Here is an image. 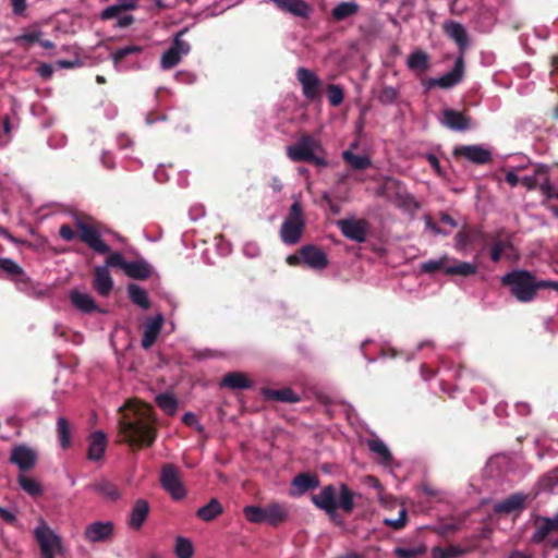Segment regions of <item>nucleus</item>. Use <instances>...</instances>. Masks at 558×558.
Returning a JSON list of instances; mask_svg holds the SVG:
<instances>
[{"label": "nucleus", "instance_id": "13", "mask_svg": "<svg viewBox=\"0 0 558 558\" xmlns=\"http://www.w3.org/2000/svg\"><path fill=\"white\" fill-rule=\"evenodd\" d=\"M10 460L16 464L22 472L33 469L36 464V452L24 445L15 446L12 449Z\"/></svg>", "mask_w": 558, "mask_h": 558}, {"label": "nucleus", "instance_id": "54", "mask_svg": "<svg viewBox=\"0 0 558 558\" xmlns=\"http://www.w3.org/2000/svg\"><path fill=\"white\" fill-rule=\"evenodd\" d=\"M456 248L459 251H464L468 245L471 243V234L468 231H460L456 235Z\"/></svg>", "mask_w": 558, "mask_h": 558}, {"label": "nucleus", "instance_id": "37", "mask_svg": "<svg viewBox=\"0 0 558 558\" xmlns=\"http://www.w3.org/2000/svg\"><path fill=\"white\" fill-rule=\"evenodd\" d=\"M243 512L251 523H267V507L247 506Z\"/></svg>", "mask_w": 558, "mask_h": 558}, {"label": "nucleus", "instance_id": "55", "mask_svg": "<svg viewBox=\"0 0 558 558\" xmlns=\"http://www.w3.org/2000/svg\"><path fill=\"white\" fill-rule=\"evenodd\" d=\"M456 555H457V551L454 548L435 547L432 550L433 558H454Z\"/></svg>", "mask_w": 558, "mask_h": 558}, {"label": "nucleus", "instance_id": "28", "mask_svg": "<svg viewBox=\"0 0 558 558\" xmlns=\"http://www.w3.org/2000/svg\"><path fill=\"white\" fill-rule=\"evenodd\" d=\"M148 504L147 501L140 499L134 504V507L130 514V525L133 529H140L145 522L148 514Z\"/></svg>", "mask_w": 558, "mask_h": 558}, {"label": "nucleus", "instance_id": "9", "mask_svg": "<svg viewBox=\"0 0 558 558\" xmlns=\"http://www.w3.org/2000/svg\"><path fill=\"white\" fill-rule=\"evenodd\" d=\"M162 487L174 498L181 499L185 495V490L181 483L179 471L172 464L166 465L160 476Z\"/></svg>", "mask_w": 558, "mask_h": 558}, {"label": "nucleus", "instance_id": "45", "mask_svg": "<svg viewBox=\"0 0 558 558\" xmlns=\"http://www.w3.org/2000/svg\"><path fill=\"white\" fill-rule=\"evenodd\" d=\"M426 553V546L423 544L413 547H397L395 554L398 558H416Z\"/></svg>", "mask_w": 558, "mask_h": 558}, {"label": "nucleus", "instance_id": "24", "mask_svg": "<svg viewBox=\"0 0 558 558\" xmlns=\"http://www.w3.org/2000/svg\"><path fill=\"white\" fill-rule=\"evenodd\" d=\"M441 123L454 131H464L469 128V120L461 112L446 109L442 113Z\"/></svg>", "mask_w": 558, "mask_h": 558}, {"label": "nucleus", "instance_id": "63", "mask_svg": "<svg viewBox=\"0 0 558 558\" xmlns=\"http://www.w3.org/2000/svg\"><path fill=\"white\" fill-rule=\"evenodd\" d=\"M520 183L531 190L536 186V178L526 175L521 178Z\"/></svg>", "mask_w": 558, "mask_h": 558}, {"label": "nucleus", "instance_id": "20", "mask_svg": "<svg viewBox=\"0 0 558 558\" xmlns=\"http://www.w3.org/2000/svg\"><path fill=\"white\" fill-rule=\"evenodd\" d=\"M94 288L101 296H108L113 288L112 277L107 266L95 268Z\"/></svg>", "mask_w": 558, "mask_h": 558}, {"label": "nucleus", "instance_id": "49", "mask_svg": "<svg viewBox=\"0 0 558 558\" xmlns=\"http://www.w3.org/2000/svg\"><path fill=\"white\" fill-rule=\"evenodd\" d=\"M328 100L331 106H339L343 101L342 88L338 85H330L328 87Z\"/></svg>", "mask_w": 558, "mask_h": 558}, {"label": "nucleus", "instance_id": "11", "mask_svg": "<svg viewBox=\"0 0 558 558\" xmlns=\"http://www.w3.org/2000/svg\"><path fill=\"white\" fill-rule=\"evenodd\" d=\"M113 534V523L110 521H96L86 525L84 538L89 543L107 542Z\"/></svg>", "mask_w": 558, "mask_h": 558}, {"label": "nucleus", "instance_id": "30", "mask_svg": "<svg viewBox=\"0 0 558 558\" xmlns=\"http://www.w3.org/2000/svg\"><path fill=\"white\" fill-rule=\"evenodd\" d=\"M221 384L231 389H244L252 385L250 379L243 373L239 372L227 374Z\"/></svg>", "mask_w": 558, "mask_h": 558}, {"label": "nucleus", "instance_id": "59", "mask_svg": "<svg viewBox=\"0 0 558 558\" xmlns=\"http://www.w3.org/2000/svg\"><path fill=\"white\" fill-rule=\"evenodd\" d=\"M13 12L17 15L22 14L26 9V0H11Z\"/></svg>", "mask_w": 558, "mask_h": 558}, {"label": "nucleus", "instance_id": "38", "mask_svg": "<svg viewBox=\"0 0 558 558\" xmlns=\"http://www.w3.org/2000/svg\"><path fill=\"white\" fill-rule=\"evenodd\" d=\"M128 292L133 303L144 310L149 307V300L144 289L140 288L137 284L132 283L128 287Z\"/></svg>", "mask_w": 558, "mask_h": 558}, {"label": "nucleus", "instance_id": "34", "mask_svg": "<svg viewBox=\"0 0 558 558\" xmlns=\"http://www.w3.org/2000/svg\"><path fill=\"white\" fill-rule=\"evenodd\" d=\"M143 47L138 45H129L112 52L111 58L117 69H121L122 62L125 58L133 54H140Z\"/></svg>", "mask_w": 558, "mask_h": 558}, {"label": "nucleus", "instance_id": "42", "mask_svg": "<svg viewBox=\"0 0 558 558\" xmlns=\"http://www.w3.org/2000/svg\"><path fill=\"white\" fill-rule=\"evenodd\" d=\"M342 156L343 159L354 169L362 170L371 166L369 158L364 155H354L353 153L345 150Z\"/></svg>", "mask_w": 558, "mask_h": 558}, {"label": "nucleus", "instance_id": "39", "mask_svg": "<svg viewBox=\"0 0 558 558\" xmlns=\"http://www.w3.org/2000/svg\"><path fill=\"white\" fill-rule=\"evenodd\" d=\"M222 512V507L218 500L211 499L207 505L199 508L197 515L204 521H210Z\"/></svg>", "mask_w": 558, "mask_h": 558}, {"label": "nucleus", "instance_id": "26", "mask_svg": "<svg viewBox=\"0 0 558 558\" xmlns=\"http://www.w3.org/2000/svg\"><path fill=\"white\" fill-rule=\"evenodd\" d=\"M535 531L531 536V541L535 544L542 543L549 534L556 532L553 527L549 518L538 517L534 522Z\"/></svg>", "mask_w": 558, "mask_h": 558}, {"label": "nucleus", "instance_id": "41", "mask_svg": "<svg viewBox=\"0 0 558 558\" xmlns=\"http://www.w3.org/2000/svg\"><path fill=\"white\" fill-rule=\"evenodd\" d=\"M450 262V257L448 255H444L439 257L438 259H430L427 262L422 263L421 269L424 272L432 274L439 269H442L446 274V266H448V263Z\"/></svg>", "mask_w": 558, "mask_h": 558}, {"label": "nucleus", "instance_id": "14", "mask_svg": "<svg viewBox=\"0 0 558 558\" xmlns=\"http://www.w3.org/2000/svg\"><path fill=\"white\" fill-rule=\"evenodd\" d=\"M454 155L464 157L474 163H486L490 160V151L478 145H463L454 148Z\"/></svg>", "mask_w": 558, "mask_h": 558}, {"label": "nucleus", "instance_id": "58", "mask_svg": "<svg viewBox=\"0 0 558 558\" xmlns=\"http://www.w3.org/2000/svg\"><path fill=\"white\" fill-rule=\"evenodd\" d=\"M60 236L65 241H72L75 238V233L68 225H62L59 230Z\"/></svg>", "mask_w": 558, "mask_h": 558}, {"label": "nucleus", "instance_id": "53", "mask_svg": "<svg viewBox=\"0 0 558 558\" xmlns=\"http://www.w3.org/2000/svg\"><path fill=\"white\" fill-rule=\"evenodd\" d=\"M126 264H128V262L124 260L121 253H113L107 257L105 266H107V268L108 267H120L124 270Z\"/></svg>", "mask_w": 558, "mask_h": 558}, {"label": "nucleus", "instance_id": "8", "mask_svg": "<svg viewBox=\"0 0 558 558\" xmlns=\"http://www.w3.org/2000/svg\"><path fill=\"white\" fill-rule=\"evenodd\" d=\"M183 32H180L174 40L172 46L166 50L160 59V66L163 70H169L180 63L183 56H186L190 52V45L187 41L181 39V35Z\"/></svg>", "mask_w": 558, "mask_h": 558}, {"label": "nucleus", "instance_id": "51", "mask_svg": "<svg viewBox=\"0 0 558 558\" xmlns=\"http://www.w3.org/2000/svg\"><path fill=\"white\" fill-rule=\"evenodd\" d=\"M0 263V269L4 270L9 275L20 276L23 274L22 268L10 258H3V260H1Z\"/></svg>", "mask_w": 558, "mask_h": 558}, {"label": "nucleus", "instance_id": "57", "mask_svg": "<svg viewBox=\"0 0 558 558\" xmlns=\"http://www.w3.org/2000/svg\"><path fill=\"white\" fill-rule=\"evenodd\" d=\"M120 11H122V10L120 9V7L118 4L110 5L101 12L100 17L102 20H110V19L118 16Z\"/></svg>", "mask_w": 558, "mask_h": 558}, {"label": "nucleus", "instance_id": "12", "mask_svg": "<svg viewBox=\"0 0 558 558\" xmlns=\"http://www.w3.org/2000/svg\"><path fill=\"white\" fill-rule=\"evenodd\" d=\"M343 235L356 242H364L367 232V222L363 219H344L338 221Z\"/></svg>", "mask_w": 558, "mask_h": 558}, {"label": "nucleus", "instance_id": "5", "mask_svg": "<svg viewBox=\"0 0 558 558\" xmlns=\"http://www.w3.org/2000/svg\"><path fill=\"white\" fill-rule=\"evenodd\" d=\"M33 534L39 546L41 558H56L62 553L61 537L45 521H39Z\"/></svg>", "mask_w": 558, "mask_h": 558}, {"label": "nucleus", "instance_id": "32", "mask_svg": "<svg viewBox=\"0 0 558 558\" xmlns=\"http://www.w3.org/2000/svg\"><path fill=\"white\" fill-rule=\"evenodd\" d=\"M359 11V4L353 1L341 2L332 10V17L336 21H343Z\"/></svg>", "mask_w": 558, "mask_h": 558}, {"label": "nucleus", "instance_id": "35", "mask_svg": "<svg viewBox=\"0 0 558 558\" xmlns=\"http://www.w3.org/2000/svg\"><path fill=\"white\" fill-rule=\"evenodd\" d=\"M445 31L459 46L463 47L466 45V33L461 24L456 22L447 23Z\"/></svg>", "mask_w": 558, "mask_h": 558}, {"label": "nucleus", "instance_id": "50", "mask_svg": "<svg viewBox=\"0 0 558 558\" xmlns=\"http://www.w3.org/2000/svg\"><path fill=\"white\" fill-rule=\"evenodd\" d=\"M511 248V244L504 241H498L492 248V259L497 263L507 253V250Z\"/></svg>", "mask_w": 558, "mask_h": 558}, {"label": "nucleus", "instance_id": "64", "mask_svg": "<svg viewBox=\"0 0 558 558\" xmlns=\"http://www.w3.org/2000/svg\"><path fill=\"white\" fill-rule=\"evenodd\" d=\"M541 190L544 193V195H546L548 198H551L555 196V194L553 192V186L549 183V181H547V180L541 184Z\"/></svg>", "mask_w": 558, "mask_h": 558}, {"label": "nucleus", "instance_id": "18", "mask_svg": "<svg viewBox=\"0 0 558 558\" xmlns=\"http://www.w3.org/2000/svg\"><path fill=\"white\" fill-rule=\"evenodd\" d=\"M107 448V437L101 430L94 432L89 436L87 458L90 461H100Z\"/></svg>", "mask_w": 558, "mask_h": 558}, {"label": "nucleus", "instance_id": "6", "mask_svg": "<svg viewBox=\"0 0 558 558\" xmlns=\"http://www.w3.org/2000/svg\"><path fill=\"white\" fill-rule=\"evenodd\" d=\"M304 229V218L299 202H294L290 208L288 218L280 229L281 240L286 244H295L301 239Z\"/></svg>", "mask_w": 558, "mask_h": 558}, {"label": "nucleus", "instance_id": "27", "mask_svg": "<svg viewBox=\"0 0 558 558\" xmlns=\"http://www.w3.org/2000/svg\"><path fill=\"white\" fill-rule=\"evenodd\" d=\"M90 488L101 495L105 499L114 501L120 498L121 493L119 488L107 480H99L95 482Z\"/></svg>", "mask_w": 558, "mask_h": 558}, {"label": "nucleus", "instance_id": "48", "mask_svg": "<svg viewBox=\"0 0 558 558\" xmlns=\"http://www.w3.org/2000/svg\"><path fill=\"white\" fill-rule=\"evenodd\" d=\"M408 513L404 507H401L397 519H384V523L393 530H400L407 524Z\"/></svg>", "mask_w": 558, "mask_h": 558}, {"label": "nucleus", "instance_id": "23", "mask_svg": "<svg viewBox=\"0 0 558 558\" xmlns=\"http://www.w3.org/2000/svg\"><path fill=\"white\" fill-rule=\"evenodd\" d=\"M71 303L83 313H92L98 310L94 299L86 292H81L76 289L70 292Z\"/></svg>", "mask_w": 558, "mask_h": 558}, {"label": "nucleus", "instance_id": "3", "mask_svg": "<svg viewBox=\"0 0 558 558\" xmlns=\"http://www.w3.org/2000/svg\"><path fill=\"white\" fill-rule=\"evenodd\" d=\"M287 155L295 162L310 161L318 167L327 166L320 141L308 134L301 135L295 144L289 145Z\"/></svg>", "mask_w": 558, "mask_h": 558}, {"label": "nucleus", "instance_id": "7", "mask_svg": "<svg viewBox=\"0 0 558 558\" xmlns=\"http://www.w3.org/2000/svg\"><path fill=\"white\" fill-rule=\"evenodd\" d=\"M76 227L80 230L82 241L94 251L101 254L110 251L109 246L101 240L96 228L88 220L76 218Z\"/></svg>", "mask_w": 558, "mask_h": 558}, {"label": "nucleus", "instance_id": "52", "mask_svg": "<svg viewBox=\"0 0 558 558\" xmlns=\"http://www.w3.org/2000/svg\"><path fill=\"white\" fill-rule=\"evenodd\" d=\"M397 98H398V90L391 86L384 87L378 95V99L383 104H391Z\"/></svg>", "mask_w": 558, "mask_h": 558}, {"label": "nucleus", "instance_id": "17", "mask_svg": "<svg viewBox=\"0 0 558 558\" xmlns=\"http://www.w3.org/2000/svg\"><path fill=\"white\" fill-rule=\"evenodd\" d=\"M302 263L313 269H323L327 266L326 254L318 247L307 245L301 248Z\"/></svg>", "mask_w": 558, "mask_h": 558}, {"label": "nucleus", "instance_id": "21", "mask_svg": "<svg viewBox=\"0 0 558 558\" xmlns=\"http://www.w3.org/2000/svg\"><path fill=\"white\" fill-rule=\"evenodd\" d=\"M278 9L291 13L295 16L307 17L311 9L303 0H271Z\"/></svg>", "mask_w": 558, "mask_h": 558}, {"label": "nucleus", "instance_id": "60", "mask_svg": "<svg viewBox=\"0 0 558 558\" xmlns=\"http://www.w3.org/2000/svg\"><path fill=\"white\" fill-rule=\"evenodd\" d=\"M121 10H134L137 7L138 0H117Z\"/></svg>", "mask_w": 558, "mask_h": 558}, {"label": "nucleus", "instance_id": "19", "mask_svg": "<svg viewBox=\"0 0 558 558\" xmlns=\"http://www.w3.org/2000/svg\"><path fill=\"white\" fill-rule=\"evenodd\" d=\"M527 496L522 493H517L505 500L497 502L494 506V511L497 513L509 514L515 511H521L524 508Z\"/></svg>", "mask_w": 558, "mask_h": 558}, {"label": "nucleus", "instance_id": "16", "mask_svg": "<svg viewBox=\"0 0 558 558\" xmlns=\"http://www.w3.org/2000/svg\"><path fill=\"white\" fill-rule=\"evenodd\" d=\"M296 76L302 85L304 96L307 99H314L319 90V80L317 75L305 68H300L296 72Z\"/></svg>", "mask_w": 558, "mask_h": 558}, {"label": "nucleus", "instance_id": "29", "mask_svg": "<svg viewBox=\"0 0 558 558\" xmlns=\"http://www.w3.org/2000/svg\"><path fill=\"white\" fill-rule=\"evenodd\" d=\"M410 70L423 73L428 68V54L422 50L412 52L407 60Z\"/></svg>", "mask_w": 558, "mask_h": 558}, {"label": "nucleus", "instance_id": "44", "mask_svg": "<svg viewBox=\"0 0 558 558\" xmlns=\"http://www.w3.org/2000/svg\"><path fill=\"white\" fill-rule=\"evenodd\" d=\"M20 486L31 496H39L41 494L40 484L32 477L21 474L17 478Z\"/></svg>", "mask_w": 558, "mask_h": 558}, {"label": "nucleus", "instance_id": "61", "mask_svg": "<svg viewBox=\"0 0 558 558\" xmlns=\"http://www.w3.org/2000/svg\"><path fill=\"white\" fill-rule=\"evenodd\" d=\"M244 253L251 257L257 256L259 254V247L255 243H246L244 245Z\"/></svg>", "mask_w": 558, "mask_h": 558}, {"label": "nucleus", "instance_id": "36", "mask_svg": "<svg viewBox=\"0 0 558 558\" xmlns=\"http://www.w3.org/2000/svg\"><path fill=\"white\" fill-rule=\"evenodd\" d=\"M124 271L129 277L136 279H145L150 275L149 267L138 262H128Z\"/></svg>", "mask_w": 558, "mask_h": 558}, {"label": "nucleus", "instance_id": "1", "mask_svg": "<svg viewBox=\"0 0 558 558\" xmlns=\"http://www.w3.org/2000/svg\"><path fill=\"white\" fill-rule=\"evenodd\" d=\"M119 433L131 447L151 446L156 438L155 418L150 405L137 399L120 407Z\"/></svg>", "mask_w": 558, "mask_h": 558}, {"label": "nucleus", "instance_id": "15", "mask_svg": "<svg viewBox=\"0 0 558 558\" xmlns=\"http://www.w3.org/2000/svg\"><path fill=\"white\" fill-rule=\"evenodd\" d=\"M165 318L162 314H157L146 320L142 339V347L144 349H149L155 343Z\"/></svg>", "mask_w": 558, "mask_h": 558}, {"label": "nucleus", "instance_id": "47", "mask_svg": "<svg viewBox=\"0 0 558 558\" xmlns=\"http://www.w3.org/2000/svg\"><path fill=\"white\" fill-rule=\"evenodd\" d=\"M268 397L283 402H298L299 397L289 388L280 390H271L268 392Z\"/></svg>", "mask_w": 558, "mask_h": 558}, {"label": "nucleus", "instance_id": "2", "mask_svg": "<svg viewBox=\"0 0 558 558\" xmlns=\"http://www.w3.org/2000/svg\"><path fill=\"white\" fill-rule=\"evenodd\" d=\"M353 496L354 494L349 490L345 484L340 485L339 494L333 486L328 485L320 493L313 495L312 501L317 508L335 515L337 509H342L347 513L352 512L354 508Z\"/></svg>", "mask_w": 558, "mask_h": 558}, {"label": "nucleus", "instance_id": "43", "mask_svg": "<svg viewBox=\"0 0 558 558\" xmlns=\"http://www.w3.org/2000/svg\"><path fill=\"white\" fill-rule=\"evenodd\" d=\"M156 403L167 414H173L177 411V399L170 393H162L157 396Z\"/></svg>", "mask_w": 558, "mask_h": 558}, {"label": "nucleus", "instance_id": "25", "mask_svg": "<svg viewBox=\"0 0 558 558\" xmlns=\"http://www.w3.org/2000/svg\"><path fill=\"white\" fill-rule=\"evenodd\" d=\"M267 507V523L277 525L289 518V507L286 504L272 502Z\"/></svg>", "mask_w": 558, "mask_h": 558}, {"label": "nucleus", "instance_id": "46", "mask_svg": "<svg viewBox=\"0 0 558 558\" xmlns=\"http://www.w3.org/2000/svg\"><path fill=\"white\" fill-rule=\"evenodd\" d=\"M368 447L372 452L376 453L383 462L388 463L391 460V454L388 447L380 440H371Z\"/></svg>", "mask_w": 558, "mask_h": 558}, {"label": "nucleus", "instance_id": "56", "mask_svg": "<svg viewBox=\"0 0 558 558\" xmlns=\"http://www.w3.org/2000/svg\"><path fill=\"white\" fill-rule=\"evenodd\" d=\"M40 36H41V33L39 31H32V32L24 33L21 36L16 37L15 41L33 44V43L38 41Z\"/></svg>", "mask_w": 558, "mask_h": 558}, {"label": "nucleus", "instance_id": "4", "mask_svg": "<svg viewBox=\"0 0 558 558\" xmlns=\"http://www.w3.org/2000/svg\"><path fill=\"white\" fill-rule=\"evenodd\" d=\"M502 283L510 287L512 294L521 302H530L534 299L537 281L527 271H513L502 277Z\"/></svg>", "mask_w": 558, "mask_h": 558}, {"label": "nucleus", "instance_id": "33", "mask_svg": "<svg viewBox=\"0 0 558 558\" xmlns=\"http://www.w3.org/2000/svg\"><path fill=\"white\" fill-rule=\"evenodd\" d=\"M57 434L60 446L66 449L71 446V427L69 421L60 416L57 420Z\"/></svg>", "mask_w": 558, "mask_h": 558}, {"label": "nucleus", "instance_id": "10", "mask_svg": "<svg viewBox=\"0 0 558 558\" xmlns=\"http://www.w3.org/2000/svg\"><path fill=\"white\" fill-rule=\"evenodd\" d=\"M462 75H463V61L461 58H459L456 61L453 69L449 73H447L438 78L425 80L423 82V86L426 89H430L436 86L440 87V88H450V87L457 85L462 80Z\"/></svg>", "mask_w": 558, "mask_h": 558}, {"label": "nucleus", "instance_id": "40", "mask_svg": "<svg viewBox=\"0 0 558 558\" xmlns=\"http://www.w3.org/2000/svg\"><path fill=\"white\" fill-rule=\"evenodd\" d=\"M174 553L178 558H192L194 547L192 542L183 536H178L174 544Z\"/></svg>", "mask_w": 558, "mask_h": 558}, {"label": "nucleus", "instance_id": "22", "mask_svg": "<svg viewBox=\"0 0 558 558\" xmlns=\"http://www.w3.org/2000/svg\"><path fill=\"white\" fill-rule=\"evenodd\" d=\"M477 270L478 266L476 263L460 262L451 258L448 266H446V275L449 276L470 277L477 274Z\"/></svg>", "mask_w": 558, "mask_h": 558}, {"label": "nucleus", "instance_id": "62", "mask_svg": "<svg viewBox=\"0 0 558 558\" xmlns=\"http://www.w3.org/2000/svg\"><path fill=\"white\" fill-rule=\"evenodd\" d=\"M537 288L538 289L549 288V289L556 290L558 292V282L550 281V280H541V281H537Z\"/></svg>", "mask_w": 558, "mask_h": 558}, {"label": "nucleus", "instance_id": "31", "mask_svg": "<svg viewBox=\"0 0 558 558\" xmlns=\"http://www.w3.org/2000/svg\"><path fill=\"white\" fill-rule=\"evenodd\" d=\"M292 484L295 488L294 494L302 495L308 489L316 488L318 486V480L308 474H300L293 480Z\"/></svg>", "mask_w": 558, "mask_h": 558}]
</instances>
